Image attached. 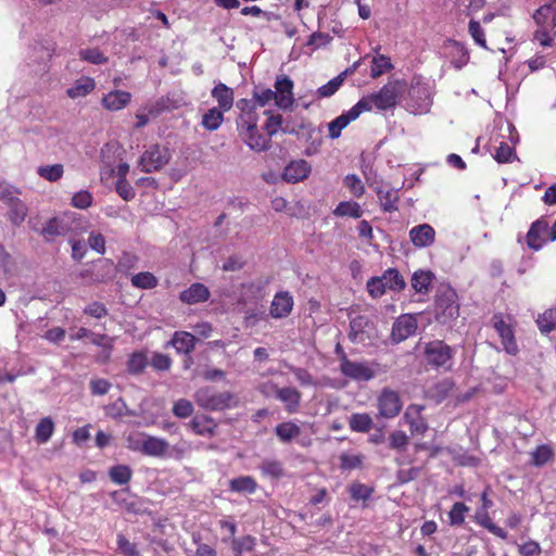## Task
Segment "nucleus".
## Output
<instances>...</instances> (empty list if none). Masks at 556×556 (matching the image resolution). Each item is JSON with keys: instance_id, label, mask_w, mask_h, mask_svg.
I'll return each instance as SVG.
<instances>
[{"instance_id": "obj_1", "label": "nucleus", "mask_w": 556, "mask_h": 556, "mask_svg": "<svg viewBox=\"0 0 556 556\" xmlns=\"http://www.w3.org/2000/svg\"><path fill=\"white\" fill-rule=\"evenodd\" d=\"M407 84L404 79L390 80L379 91L363 97L356 103L361 113L370 112L372 109L388 111L393 109L400 98L406 91Z\"/></svg>"}, {"instance_id": "obj_2", "label": "nucleus", "mask_w": 556, "mask_h": 556, "mask_svg": "<svg viewBox=\"0 0 556 556\" xmlns=\"http://www.w3.org/2000/svg\"><path fill=\"white\" fill-rule=\"evenodd\" d=\"M460 304L456 290L441 285L434 296L432 314L440 325H451L459 317Z\"/></svg>"}, {"instance_id": "obj_3", "label": "nucleus", "mask_w": 556, "mask_h": 556, "mask_svg": "<svg viewBox=\"0 0 556 556\" xmlns=\"http://www.w3.org/2000/svg\"><path fill=\"white\" fill-rule=\"evenodd\" d=\"M194 401L200 407L211 412L225 410L238 405L237 396L232 392H217L211 387L198 389Z\"/></svg>"}, {"instance_id": "obj_4", "label": "nucleus", "mask_w": 556, "mask_h": 556, "mask_svg": "<svg viewBox=\"0 0 556 556\" xmlns=\"http://www.w3.org/2000/svg\"><path fill=\"white\" fill-rule=\"evenodd\" d=\"M425 358L429 366L445 371L452 368L454 352L452 348L442 340H433L425 346Z\"/></svg>"}, {"instance_id": "obj_5", "label": "nucleus", "mask_w": 556, "mask_h": 556, "mask_svg": "<svg viewBox=\"0 0 556 556\" xmlns=\"http://www.w3.org/2000/svg\"><path fill=\"white\" fill-rule=\"evenodd\" d=\"M491 323L501 338L504 351L509 355H517L519 348L516 341L511 317L503 313H496L492 316Z\"/></svg>"}, {"instance_id": "obj_6", "label": "nucleus", "mask_w": 556, "mask_h": 556, "mask_svg": "<svg viewBox=\"0 0 556 556\" xmlns=\"http://www.w3.org/2000/svg\"><path fill=\"white\" fill-rule=\"evenodd\" d=\"M169 160L170 152L168 148L153 144L140 156L139 166L144 173L157 172L168 164Z\"/></svg>"}, {"instance_id": "obj_7", "label": "nucleus", "mask_w": 556, "mask_h": 556, "mask_svg": "<svg viewBox=\"0 0 556 556\" xmlns=\"http://www.w3.org/2000/svg\"><path fill=\"white\" fill-rule=\"evenodd\" d=\"M549 225L544 216L534 220L526 235L527 247L532 251H540L548 240Z\"/></svg>"}, {"instance_id": "obj_8", "label": "nucleus", "mask_w": 556, "mask_h": 556, "mask_svg": "<svg viewBox=\"0 0 556 556\" xmlns=\"http://www.w3.org/2000/svg\"><path fill=\"white\" fill-rule=\"evenodd\" d=\"M340 371L355 381H369L375 377V371L366 363L351 361L345 352H342Z\"/></svg>"}, {"instance_id": "obj_9", "label": "nucleus", "mask_w": 556, "mask_h": 556, "mask_svg": "<svg viewBox=\"0 0 556 556\" xmlns=\"http://www.w3.org/2000/svg\"><path fill=\"white\" fill-rule=\"evenodd\" d=\"M378 409L380 416L394 418L402 409V401L396 391L384 388L378 397Z\"/></svg>"}, {"instance_id": "obj_10", "label": "nucleus", "mask_w": 556, "mask_h": 556, "mask_svg": "<svg viewBox=\"0 0 556 556\" xmlns=\"http://www.w3.org/2000/svg\"><path fill=\"white\" fill-rule=\"evenodd\" d=\"M265 388H270L275 391V396L285 405V409L289 414L298 413L301 404V392L292 387L279 388L273 382H268Z\"/></svg>"}, {"instance_id": "obj_11", "label": "nucleus", "mask_w": 556, "mask_h": 556, "mask_svg": "<svg viewBox=\"0 0 556 556\" xmlns=\"http://www.w3.org/2000/svg\"><path fill=\"white\" fill-rule=\"evenodd\" d=\"M276 105L282 110H289L294 102L293 81L287 75H279L275 80Z\"/></svg>"}, {"instance_id": "obj_12", "label": "nucleus", "mask_w": 556, "mask_h": 556, "mask_svg": "<svg viewBox=\"0 0 556 556\" xmlns=\"http://www.w3.org/2000/svg\"><path fill=\"white\" fill-rule=\"evenodd\" d=\"M424 409V405L410 404L407 406L404 413V419L408 425L409 431L413 435H424L429 429L428 422L422 416Z\"/></svg>"}, {"instance_id": "obj_13", "label": "nucleus", "mask_w": 556, "mask_h": 556, "mask_svg": "<svg viewBox=\"0 0 556 556\" xmlns=\"http://www.w3.org/2000/svg\"><path fill=\"white\" fill-rule=\"evenodd\" d=\"M240 114L237 118V130L252 128L258 124L256 104L253 100L241 99L237 103Z\"/></svg>"}, {"instance_id": "obj_14", "label": "nucleus", "mask_w": 556, "mask_h": 556, "mask_svg": "<svg viewBox=\"0 0 556 556\" xmlns=\"http://www.w3.org/2000/svg\"><path fill=\"white\" fill-rule=\"evenodd\" d=\"M240 139L251 149L257 152L267 151L269 148V137L264 136L258 129V124L252 128L238 130Z\"/></svg>"}, {"instance_id": "obj_15", "label": "nucleus", "mask_w": 556, "mask_h": 556, "mask_svg": "<svg viewBox=\"0 0 556 556\" xmlns=\"http://www.w3.org/2000/svg\"><path fill=\"white\" fill-rule=\"evenodd\" d=\"M417 329V319L409 314L400 316L392 326L391 338L399 343L415 333Z\"/></svg>"}, {"instance_id": "obj_16", "label": "nucleus", "mask_w": 556, "mask_h": 556, "mask_svg": "<svg viewBox=\"0 0 556 556\" xmlns=\"http://www.w3.org/2000/svg\"><path fill=\"white\" fill-rule=\"evenodd\" d=\"M293 298L288 291H280L274 295L269 307V315L275 319L288 317L293 309Z\"/></svg>"}, {"instance_id": "obj_17", "label": "nucleus", "mask_w": 556, "mask_h": 556, "mask_svg": "<svg viewBox=\"0 0 556 556\" xmlns=\"http://www.w3.org/2000/svg\"><path fill=\"white\" fill-rule=\"evenodd\" d=\"M359 109L354 104L349 111L342 113L328 124V136L330 139H338L341 132L348 125L357 119L361 115Z\"/></svg>"}, {"instance_id": "obj_18", "label": "nucleus", "mask_w": 556, "mask_h": 556, "mask_svg": "<svg viewBox=\"0 0 556 556\" xmlns=\"http://www.w3.org/2000/svg\"><path fill=\"white\" fill-rule=\"evenodd\" d=\"M409 239L416 248H427L435 240V230L429 224H421L409 230Z\"/></svg>"}, {"instance_id": "obj_19", "label": "nucleus", "mask_w": 556, "mask_h": 556, "mask_svg": "<svg viewBox=\"0 0 556 556\" xmlns=\"http://www.w3.org/2000/svg\"><path fill=\"white\" fill-rule=\"evenodd\" d=\"M211 296L208 288L201 282H193L189 288L181 291L179 300L188 305L206 302Z\"/></svg>"}, {"instance_id": "obj_20", "label": "nucleus", "mask_w": 556, "mask_h": 556, "mask_svg": "<svg viewBox=\"0 0 556 556\" xmlns=\"http://www.w3.org/2000/svg\"><path fill=\"white\" fill-rule=\"evenodd\" d=\"M311 165L305 160L290 162L283 170L282 177L287 182L296 184L308 177Z\"/></svg>"}, {"instance_id": "obj_21", "label": "nucleus", "mask_w": 556, "mask_h": 556, "mask_svg": "<svg viewBox=\"0 0 556 556\" xmlns=\"http://www.w3.org/2000/svg\"><path fill=\"white\" fill-rule=\"evenodd\" d=\"M131 101V93L124 90H113L104 94L101 103L110 112H117L125 109Z\"/></svg>"}, {"instance_id": "obj_22", "label": "nucleus", "mask_w": 556, "mask_h": 556, "mask_svg": "<svg viewBox=\"0 0 556 556\" xmlns=\"http://www.w3.org/2000/svg\"><path fill=\"white\" fill-rule=\"evenodd\" d=\"M212 98L217 102V109L228 112L232 109L235 102V92L232 88L224 83H218L211 91Z\"/></svg>"}, {"instance_id": "obj_23", "label": "nucleus", "mask_w": 556, "mask_h": 556, "mask_svg": "<svg viewBox=\"0 0 556 556\" xmlns=\"http://www.w3.org/2000/svg\"><path fill=\"white\" fill-rule=\"evenodd\" d=\"M197 338L188 331H175L167 345L175 348L178 354H191L194 350Z\"/></svg>"}, {"instance_id": "obj_24", "label": "nucleus", "mask_w": 556, "mask_h": 556, "mask_svg": "<svg viewBox=\"0 0 556 556\" xmlns=\"http://www.w3.org/2000/svg\"><path fill=\"white\" fill-rule=\"evenodd\" d=\"M376 192L383 212L392 213L399 210V190L390 186H381Z\"/></svg>"}, {"instance_id": "obj_25", "label": "nucleus", "mask_w": 556, "mask_h": 556, "mask_svg": "<svg viewBox=\"0 0 556 556\" xmlns=\"http://www.w3.org/2000/svg\"><path fill=\"white\" fill-rule=\"evenodd\" d=\"M142 453L150 457H164L168 450V442L165 439L146 434Z\"/></svg>"}, {"instance_id": "obj_26", "label": "nucleus", "mask_w": 556, "mask_h": 556, "mask_svg": "<svg viewBox=\"0 0 556 556\" xmlns=\"http://www.w3.org/2000/svg\"><path fill=\"white\" fill-rule=\"evenodd\" d=\"M189 427L198 435L214 437L217 424L212 417L201 415L193 417L189 422Z\"/></svg>"}, {"instance_id": "obj_27", "label": "nucleus", "mask_w": 556, "mask_h": 556, "mask_svg": "<svg viewBox=\"0 0 556 556\" xmlns=\"http://www.w3.org/2000/svg\"><path fill=\"white\" fill-rule=\"evenodd\" d=\"M96 89V81L89 76H81L76 79L72 87L67 88L66 94L71 99L84 98Z\"/></svg>"}, {"instance_id": "obj_28", "label": "nucleus", "mask_w": 556, "mask_h": 556, "mask_svg": "<svg viewBox=\"0 0 556 556\" xmlns=\"http://www.w3.org/2000/svg\"><path fill=\"white\" fill-rule=\"evenodd\" d=\"M410 97L419 101L416 106V110L419 112L428 111L432 104L429 86L419 79L413 84Z\"/></svg>"}, {"instance_id": "obj_29", "label": "nucleus", "mask_w": 556, "mask_h": 556, "mask_svg": "<svg viewBox=\"0 0 556 556\" xmlns=\"http://www.w3.org/2000/svg\"><path fill=\"white\" fill-rule=\"evenodd\" d=\"M532 18L535 24L548 23L552 28L556 29V0H551L536 9Z\"/></svg>"}, {"instance_id": "obj_30", "label": "nucleus", "mask_w": 556, "mask_h": 556, "mask_svg": "<svg viewBox=\"0 0 556 556\" xmlns=\"http://www.w3.org/2000/svg\"><path fill=\"white\" fill-rule=\"evenodd\" d=\"M17 263L15 257L0 242V278L9 279L16 274Z\"/></svg>"}, {"instance_id": "obj_31", "label": "nucleus", "mask_w": 556, "mask_h": 556, "mask_svg": "<svg viewBox=\"0 0 556 556\" xmlns=\"http://www.w3.org/2000/svg\"><path fill=\"white\" fill-rule=\"evenodd\" d=\"M68 226L63 219L53 217L50 218L41 230V235L47 241H53L56 237H63L67 233Z\"/></svg>"}, {"instance_id": "obj_32", "label": "nucleus", "mask_w": 556, "mask_h": 556, "mask_svg": "<svg viewBox=\"0 0 556 556\" xmlns=\"http://www.w3.org/2000/svg\"><path fill=\"white\" fill-rule=\"evenodd\" d=\"M302 430L299 425L293 421L280 422L275 427V434L281 443H290L299 438Z\"/></svg>"}, {"instance_id": "obj_33", "label": "nucleus", "mask_w": 556, "mask_h": 556, "mask_svg": "<svg viewBox=\"0 0 556 556\" xmlns=\"http://www.w3.org/2000/svg\"><path fill=\"white\" fill-rule=\"evenodd\" d=\"M225 113H226L225 111L217 109V108H212V109L207 110L202 115L201 126L208 131L217 130L223 125V123L225 121V117H224Z\"/></svg>"}, {"instance_id": "obj_34", "label": "nucleus", "mask_w": 556, "mask_h": 556, "mask_svg": "<svg viewBox=\"0 0 556 556\" xmlns=\"http://www.w3.org/2000/svg\"><path fill=\"white\" fill-rule=\"evenodd\" d=\"M434 276L430 270H417L412 277L413 289L420 294H427L430 291Z\"/></svg>"}, {"instance_id": "obj_35", "label": "nucleus", "mask_w": 556, "mask_h": 556, "mask_svg": "<svg viewBox=\"0 0 556 556\" xmlns=\"http://www.w3.org/2000/svg\"><path fill=\"white\" fill-rule=\"evenodd\" d=\"M229 489L237 493H255L257 482L252 476H240L229 481Z\"/></svg>"}, {"instance_id": "obj_36", "label": "nucleus", "mask_w": 556, "mask_h": 556, "mask_svg": "<svg viewBox=\"0 0 556 556\" xmlns=\"http://www.w3.org/2000/svg\"><path fill=\"white\" fill-rule=\"evenodd\" d=\"M267 115L266 122L263 126L265 131L264 136L269 137V148L271 147V137L277 135L279 130L287 132V129H282L283 118L281 114H275L271 111H265Z\"/></svg>"}, {"instance_id": "obj_37", "label": "nucleus", "mask_w": 556, "mask_h": 556, "mask_svg": "<svg viewBox=\"0 0 556 556\" xmlns=\"http://www.w3.org/2000/svg\"><path fill=\"white\" fill-rule=\"evenodd\" d=\"M535 25L538 28L533 33V40L542 47H552L556 39V29L552 28L548 23Z\"/></svg>"}, {"instance_id": "obj_38", "label": "nucleus", "mask_w": 556, "mask_h": 556, "mask_svg": "<svg viewBox=\"0 0 556 556\" xmlns=\"http://www.w3.org/2000/svg\"><path fill=\"white\" fill-rule=\"evenodd\" d=\"M110 480L117 484H128L132 478V469L128 465H115L109 469Z\"/></svg>"}, {"instance_id": "obj_39", "label": "nucleus", "mask_w": 556, "mask_h": 556, "mask_svg": "<svg viewBox=\"0 0 556 556\" xmlns=\"http://www.w3.org/2000/svg\"><path fill=\"white\" fill-rule=\"evenodd\" d=\"M332 213L337 217L359 218L363 215V210L357 202L342 201L336 206Z\"/></svg>"}, {"instance_id": "obj_40", "label": "nucleus", "mask_w": 556, "mask_h": 556, "mask_svg": "<svg viewBox=\"0 0 556 556\" xmlns=\"http://www.w3.org/2000/svg\"><path fill=\"white\" fill-rule=\"evenodd\" d=\"M381 278L387 289L393 291H402L406 287V282L400 271L395 268L387 269Z\"/></svg>"}, {"instance_id": "obj_41", "label": "nucleus", "mask_w": 556, "mask_h": 556, "mask_svg": "<svg viewBox=\"0 0 556 556\" xmlns=\"http://www.w3.org/2000/svg\"><path fill=\"white\" fill-rule=\"evenodd\" d=\"M393 70L391 59L384 54H378L371 61L370 77L376 79Z\"/></svg>"}, {"instance_id": "obj_42", "label": "nucleus", "mask_w": 556, "mask_h": 556, "mask_svg": "<svg viewBox=\"0 0 556 556\" xmlns=\"http://www.w3.org/2000/svg\"><path fill=\"white\" fill-rule=\"evenodd\" d=\"M372 419L368 414L355 413L350 417L349 426L354 432L366 433L372 428Z\"/></svg>"}, {"instance_id": "obj_43", "label": "nucleus", "mask_w": 556, "mask_h": 556, "mask_svg": "<svg viewBox=\"0 0 556 556\" xmlns=\"http://www.w3.org/2000/svg\"><path fill=\"white\" fill-rule=\"evenodd\" d=\"M263 476L271 479H281L285 476V468L281 462L277 459H265L260 466Z\"/></svg>"}, {"instance_id": "obj_44", "label": "nucleus", "mask_w": 556, "mask_h": 556, "mask_svg": "<svg viewBox=\"0 0 556 556\" xmlns=\"http://www.w3.org/2000/svg\"><path fill=\"white\" fill-rule=\"evenodd\" d=\"M54 431V422L50 417L41 418L35 430V438L38 443H47Z\"/></svg>"}, {"instance_id": "obj_45", "label": "nucleus", "mask_w": 556, "mask_h": 556, "mask_svg": "<svg viewBox=\"0 0 556 556\" xmlns=\"http://www.w3.org/2000/svg\"><path fill=\"white\" fill-rule=\"evenodd\" d=\"M148 365V357L144 352H134L127 362V370L131 375H140Z\"/></svg>"}, {"instance_id": "obj_46", "label": "nucleus", "mask_w": 556, "mask_h": 556, "mask_svg": "<svg viewBox=\"0 0 556 556\" xmlns=\"http://www.w3.org/2000/svg\"><path fill=\"white\" fill-rule=\"evenodd\" d=\"M538 327L542 333H549L556 329V307L546 309L536 319Z\"/></svg>"}, {"instance_id": "obj_47", "label": "nucleus", "mask_w": 556, "mask_h": 556, "mask_svg": "<svg viewBox=\"0 0 556 556\" xmlns=\"http://www.w3.org/2000/svg\"><path fill=\"white\" fill-rule=\"evenodd\" d=\"M27 214H28V208L22 200L20 202H15L14 205H11L8 207V219L14 226L22 225L24 223Z\"/></svg>"}, {"instance_id": "obj_48", "label": "nucleus", "mask_w": 556, "mask_h": 556, "mask_svg": "<svg viewBox=\"0 0 556 556\" xmlns=\"http://www.w3.org/2000/svg\"><path fill=\"white\" fill-rule=\"evenodd\" d=\"M469 507L463 502H456L448 511V523L452 527H459L465 522V516Z\"/></svg>"}, {"instance_id": "obj_49", "label": "nucleus", "mask_w": 556, "mask_h": 556, "mask_svg": "<svg viewBox=\"0 0 556 556\" xmlns=\"http://www.w3.org/2000/svg\"><path fill=\"white\" fill-rule=\"evenodd\" d=\"M157 283V278L150 271H141L131 277V285L138 289H153Z\"/></svg>"}, {"instance_id": "obj_50", "label": "nucleus", "mask_w": 556, "mask_h": 556, "mask_svg": "<svg viewBox=\"0 0 556 556\" xmlns=\"http://www.w3.org/2000/svg\"><path fill=\"white\" fill-rule=\"evenodd\" d=\"M346 71L341 73L340 75L333 77L330 79L327 84L323 85L317 89V96L318 98H328L333 96L339 88L342 86L344 81Z\"/></svg>"}, {"instance_id": "obj_51", "label": "nucleus", "mask_w": 556, "mask_h": 556, "mask_svg": "<svg viewBox=\"0 0 556 556\" xmlns=\"http://www.w3.org/2000/svg\"><path fill=\"white\" fill-rule=\"evenodd\" d=\"M374 488L371 486H368L364 483H361L358 481H355L353 483L350 484L349 486V493H350V496L353 501H367L368 498H370V496L372 495L374 493Z\"/></svg>"}, {"instance_id": "obj_52", "label": "nucleus", "mask_w": 556, "mask_h": 556, "mask_svg": "<svg viewBox=\"0 0 556 556\" xmlns=\"http://www.w3.org/2000/svg\"><path fill=\"white\" fill-rule=\"evenodd\" d=\"M37 173L41 178L50 182H55L62 178L64 167L62 164L45 165L38 167Z\"/></svg>"}, {"instance_id": "obj_53", "label": "nucleus", "mask_w": 556, "mask_h": 556, "mask_svg": "<svg viewBox=\"0 0 556 556\" xmlns=\"http://www.w3.org/2000/svg\"><path fill=\"white\" fill-rule=\"evenodd\" d=\"M453 389L454 382L451 379H444L433 386L431 389V396L440 403L448 396Z\"/></svg>"}, {"instance_id": "obj_54", "label": "nucleus", "mask_w": 556, "mask_h": 556, "mask_svg": "<svg viewBox=\"0 0 556 556\" xmlns=\"http://www.w3.org/2000/svg\"><path fill=\"white\" fill-rule=\"evenodd\" d=\"M116 544L118 553L123 556H140L137 544L130 542L123 533L117 534Z\"/></svg>"}, {"instance_id": "obj_55", "label": "nucleus", "mask_w": 556, "mask_h": 556, "mask_svg": "<svg viewBox=\"0 0 556 556\" xmlns=\"http://www.w3.org/2000/svg\"><path fill=\"white\" fill-rule=\"evenodd\" d=\"M368 325V318L366 316H363V315H358L354 318H352V320L350 321V328H351V331H350V339L353 341V342H356L358 340H363V338L361 337L364 332V328Z\"/></svg>"}, {"instance_id": "obj_56", "label": "nucleus", "mask_w": 556, "mask_h": 556, "mask_svg": "<svg viewBox=\"0 0 556 556\" xmlns=\"http://www.w3.org/2000/svg\"><path fill=\"white\" fill-rule=\"evenodd\" d=\"M468 31L472 37L473 41L476 42V45L483 49H488L485 33L484 29L481 27L480 22L470 20L468 24Z\"/></svg>"}, {"instance_id": "obj_57", "label": "nucleus", "mask_w": 556, "mask_h": 556, "mask_svg": "<svg viewBox=\"0 0 556 556\" xmlns=\"http://www.w3.org/2000/svg\"><path fill=\"white\" fill-rule=\"evenodd\" d=\"M553 450L548 445H539L531 454L532 464L538 467L543 466L553 457Z\"/></svg>"}, {"instance_id": "obj_58", "label": "nucleus", "mask_w": 556, "mask_h": 556, "mask_svg": "<svg viewBox=\"0 0 556 556\" xmlns=\"http://www.w3.org/2000/svg\"><path fill=\"white\" fill-rule=\"evenodd\" d=\"M93 202V195L88 190H80L76 192L71 200L72 206L79 208V210H86L92 205Z\"/></svg>"}, {"instance_id": "obj_59", "label": "nucleus", "mask_w": 556, "mask_h": 556, "mask_svg": "<svg viewBox=\"0 0 556 556\" xmlns=\"http://www.w3.org/2000/svg\"><path fill=\"white\" fill-rule=\"evenodd\" d=\"M232 549L236 556H241L243 551L251 552L255 547V538L252 535H245L242 539L232 540Z\"/></svg>"}, {"instance_id": "obj_60", "label": "nucleus", "mask_w": 556, "mask_h": 556, "mask_svg": "<svg viewBox=\"0 0 556 556\" xmlns=\"http://www.w3.org/2000/svg\"><path fill=\"white\" fill-rule=\"evenodd\" d=\"M256 105L265 106L271 101L276 102V93L269 88H255L253 91V99Z\"/></svg>"}, {"instance_id": "obj_61", "label": "nucleus", "mask_w": 556, "mask_h": 556, "mask_svg": "<svg viewBox=\"0 0 556 556\" xmlns=\"http://www.w3.org/2000/svg\"><path fill=\"white\" fill-rule=\"evenodd\" d=\"M344 186L350 190V192L355 198H361L365 192V187L357 175L350 174L346 175L344 180Z\"/></svg>"}, {"instance_id": "obj_62", "label": "nucleus", "mask_w": 556, "mask_h": 556, "mask_svg": "<svg viewBox=\"0 0 556 556\" xmlns=\"http://www.w3.org/2000/svg\"><path fill=\"white\" fill-rule=\"evenodd\" d=\"M146 434L147 433L140 432V431L129 432L125 437L127 448L132 451V452H140V453H142V446L141 445L144 443Z\"/></svg>"}, {"instance_id": "obj_63", "label": "nucleus", "mask_w": 556, "mask_h": 556, "mask_svg": "<svg viewBox=\"0 0 556 556\" xmlns=\"http://www.w3.org/2000/svg\"><path fill=\"white\" fill-rule=\"evenodd\" d=\"M173 361L169 355L155 352L150 361V365L157 371H166L172 367Z\"/></svg>"}, {"instance_id": "obj_64", "label": "nucleus", "mask_w": 556, "mask_h": 556, "mask_svg": "<svg viewBox=\"0 0 556 556\" xmlns=\"http://www.w3.org/2000/svg\"><path fill=\"white\" fill-rule=\"evenodd\" d=\"M520 556H541L542 548L536 541L529 540L518 546Z\"/></svg>"}]
</instances>
